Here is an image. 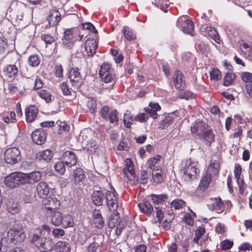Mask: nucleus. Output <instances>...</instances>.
Here are the masks:
<instances>
[{
  "instance_id": "nucleus-1",
  "label": "nucleus",
  "mask_w": 252,
  "mask_h": 252,
  "mask_svg": "<svg viewBox=\"0 0 252 252\" xmlns=\"http://www.w3.org/2000/svg\"><path fill=\"white\" fill-rule=\"evenodd\" d=\"M31 177V173L14 172L5 177L4 183L10 188H16L20 185L30 183Z\"/></svg>"
},
{
  "instance_id": "nucleus-2",
  "label": "nucleus",
  "mask_w": 252,
  "mask_h": 252,
  "mask_svg": "<svg viewBox=\"0 0 252 252\" xmlns=\"http://www.w3.org/2000/svg\"><path fill=\"white\" fill-rule=\"evenodd\" d=\"M100 78L104 83L109 84V88L112 89L117 81V77L111 64L103 63L99 71Z\"/></svg>"
},
{
  "instance_id": "nucleus-3",
  "label": "nucleus",
  "mask_w": 252,
  "mask_h": 252,
  "mask_svg": "<svg viewBox=\"0 0 252 252\" xmlns=\"http://www.w3.org/2000/svg\"><path fill=\"white\" fill-rule=\"evenodd\" d=\"M180 170L183 174V178L186 181H191L197 179L199 173V170L190 159L182 161Z\"/></svg>"
},
{
  "instance_id": "nucleus-4",
  "label": "nucleus",
  "mask_w": 252,
  "mask_h": 252,
  "mask_svg": "<svg viewBox=\"0 0 252 252\" xmlns=\"http://www.w3.org/2000/svg\"><path fill=\"white\" fill-rule=\"evenodd\" d=\"M2 241L7 243L15 244L17 242L23 241L26 235L22 229L11 228L7 232L2 233Z\"/></svg>"
},
{
  "instance_id": "nucleus-5",
  "label": "nucleus",
  "mask_w": 252,
  "mask_h": 252,
  "mask_svg": "<svg viewBox=\"0 0 252 252\" xmlns=\"http://www.w3.org/2000/svg\"><path fill=\"white\" fill-rule=\"evenodd\" d=\"M51 231L50 227L47 225H43L35 230L32 236V243L38 249H42L45 238Z\"/></svg>"
},
{
  "instance_id": "nucleus-6",
  "label": "nucleus",
  "mask_w": 252,
  "mask_h": 252,
  "mask_svg": "<svg viewBox=\"0 0 252 252\" xmlns=\"http://www.w3.org/2000/svg\"><path fill=\"white\" fill-rule=\"evenodd\" d=\"M100 115L103 120L109 122L114 126L118 125L119 112L116 109L110 110L107 105L104 106L100 109Z\"/></svg>"
},
{
  "instance_id": "nucleus-7",
  "label": "nucleus",
  "mask_w": 252,
  "mask_h": 252,
  "mask_svg": "<svg viewBox=\"0 0 252 252\" xmlns=\"http://www.w3.org/2000/svg\"><path fill=\"white\" fill-rule=\"evenodd\" d=\"M78 30L76 28L65 30L62 38L63 44L65 47L71 48L75 41L78 40Z\"/></svg>"
},
{
  "instance_id": "nucleus-8",
  "label": "nucleus",
  "mask_w": 252,
  "mask_h": 252,
  "mask_svg": "<svg viewBox=\"0 0 252 252\" xmlns=\"http://www.w3.org/2000/svg\"><path fill=\"white\" fill-rule=\"evenodd\" d=\"M126 167L123 169V173L129 181L133 182L135 185L138 183V178L135 174L134 164L131 158L126 159Z\"/></svg>"
},
{
  "instance_id": "nucleus-9",
  "label": "nucleus",
  "mask_w": 252,
  "mask_h": 252,
  "mask_svg": "<svg viewBox=\"0 0 252 252\" xmlns=\"http://www.w3.org/2000/svg\"><path fill=\"white\" fill-rule=\"evenodd\" d=\"M4 159L7 163L11 164L18 163L21 159L20 151L15 147L8 148L5 152Z\"/></svg>"
},
{
  "instance_id": "nucleus-10",
  "label": "nucleus",
  "mask_w": 252,
  "mask_h": 252,
  "mask_svg": "<svg viewBox=\"0 0 252 252\" xmlns=\"http://www.w3.org/2000/svg\"><path fill=\"white\" fill-rule=\"evenodd\" d=\"M68 78L72 84V86L75 88H79L83 83L82 76L81 75L78 68H72L68 73Z\"/></svg>"
},
{
  "instance_id": "nucleus-11",
  "label": "nucleus",
  "mask_w": 252,
  "mask_h": 252,
  "mask_svg": "<svg viewBox=\"0 0 252 252\" xmlns=\"http://www.w3.org/2000/svg\"><path fill=\"white\" fill-rule=\"evenodd\" d=\"M45 206L46 215L56 211L60 206V201L56 197H49L42 201Z\"/></svg>"
},
{
  "instance_id": "nucleus-12",
  "label": "nucleus",
  "mask_w": 252,
  "mask_h": 252,
  "mask_svg": "<svg viewBox=\"0 0 252 252\" xmlns=\"http://www.w3.org/2000/svg\"><path fill=\"white\" fill-rule=\"evenodd\" d=\"M212 181V175L211 172L206 171L201 178L199 184L195 191L196 195L203 196L204 191L208 188Z\"/></svg>"
},
{
  "instance_id": "nucleus-13",
  "label": "nucleus",
  "mask_w": 252,
  "mask_h": 252,
  "mask_svg": "<svg viewBox=\"0 0 252 252\" xmlns=\"http://www.w3.org/2000/svg\"><path fill=\"white\" fill-rule=\"evenodd\" d=\"M177 25L184 33L193 35L194 26L193 22L191 20L179 18L177 20Z\"/></svg>"
},
{
  "instance_id": "nucleus-14",
  "label": "nucleus",
  "mask_w": 252,
  "mask_h": 252,
  "mask_svg": "<svg viewBox=\"0 0 252 252\" xmlns=\"http://www.w3.org/2000/svg\"><path fill=\"white\" fill-rule=\"evenodd\" d=\"M173 83L178 91H183L186 87L185 76L180 70H176L173 75Z\"/></svg>"
},
{
  "instance_id": "nucleus-15",
  "label": "nucleus",
  "mask_w": 252,
  "mask_h": 252,
  "mask_svg": "<svg viewBox=\"0 0 252 252\" xmlns=\"http://www.w3.org/2000/svg\"><path fill=\"white\" fill-rule=\"evenodd\" d=\"M115 191H108L105 196L107 206L111 211H115L118 207V201Z\"/></svg>"
},
{
  "instance_id": "nucleus-16",
  "label": "nucleus",
  "mask_w": 252,
  "mask_h": 252,
  "mask_svg": "<svg viewBox=\"0 0 252 252\" xmlns=\"http://www.w3.org/2000/svg\"><path fill=\"white\" fill-rule=\"evenodd\" d=\"M211 200L214 201L212 203L213 209L216 210L217 212L219 214L223 212L227 209L226 205H227V206L229 205L232 206L230 201L227 200L225 201L224 203L220 197L211 198Z\"/></svg>"
},
{
  "instance_id": "nucleus-17",
  "label": "nucleus",
  "mask_w": 252,
  "mask_h": 252,
  "mask_svg": "<svg viewBox=\"0 0 252 252\" xmlns=\"http://www.w3.org/2000/svg\"><path fill=\"white\" fill-rule=\"evenodd\" d=\"M72 177V182L75 185H80V183L84 182L86 179L85 171L80 167H77L74 169L71 174Z\"/></svg>"
},
{
  "instance_id": "nucleus-18",
  "label": "nucleus",
  "mask_w": 252,
  "mask_h": 252,
  "mask_svg": "<svg viewBox=\"0 0 252 252\" xmlns=\"http://www.w3.org/2000/svg\"><path fill=\"white\" fill-rule=\"evenodd\" d=\"M77 159V157L72 151H66L63 154V160L67 167H71L75 165Z\"/></svg>"
},
{
  "instance_id": "nucleus-19",
  "label": "nucleus",
  "mask_w": 252,
  "mask_h": 252,
  "mask_svg": "<svg viewBox=\"0 0 252 252\" xmlns=\"http://www.w3.org/2000/svg\"><path fill=\"white\" fill-rule=\"evenodd\" d=\"M47 135V133L43 129H36L32 131V142L37 145H42L46 141Z\"/></svg>"
},
{
  "instance_id": "nucleus-20",
  "label": "nucleus",
  "mask_w": 252,
  "mask_h": 252,
  "mask_svg": "<svg viewBox=\"0 0 252 252\" xmlns=\"http://www.w3.org/2000/svg\"><path fill=\"white\" fill-rule=\"evenodd\" d=\"M93 222L95 227L102 229L105 223L104 219L100 210L94 209L92 212Z\"/></svg>"
},
{
  "instance_id": "nucleus-21",
  "label": "nucleus",
  "mask_w": 252,
  "mask_h": 252,
  "mask_svg": "<svg viewBox=\"0 0 252 252\" xmlns=\"http://www.w3.org/2000/svg\"><path fill=\"white\" fill-rule=\"evenodd\" d=\"M98 239V235H95L94 237L90 236L86 239L85 243L88 245L87 252H96L100 243Z\"/></svg>"
},
{
  "instance_id": "nucleus-22",
  "label": "nucleus",
  "mask_w": 252,
  "mask_h": 252,
  "mask_svg": "<svg viewBox=\"0 0 252 252\" xmlns=\"http://www.w3.org/2000/svg\"><path fill=\"white\" fill-rule=\"evenodd\" d=\"M97 44L94 38L87 39L85 43V51L88 57L93 56L96 52Z\"/></svg>"
},
{
  "instance_id": "nucleus-23",
  "label": "nucleus",
  "mask_w": 252,
  "mask_h": 252,
  "mask_svg": "<svg viewBox=\"0 0 252 252\" xmlns=\"http://www.w3.org/2000/svg\"><path fill=\"white\" fill-rule=\"evenodd\" d=\"M35 197L45 198L49 192V188L45 182H40L36 187Z\"/></svg>"
},
{
  "instance_id": "nucleus-24",
  "label": "nucleus",
  "mask_w": 252,
  "mask_h": 252,
  "mask_svg": "<svg viewBox=\"0 0 252 252\" xmlns=\"http://www.w3.org/2000/svg\"><path fill=\"white\" fill-rule=\"evenodd\" d=\"M61 20V14L58 10L52 9L47 18L49 24L51 27L57 26Z\"/></svg>"
},
{
  "instance_id": "nucleus-25",
  "label": "nucleus",
  "mask_w": 252,
  "mask_h": 252,
  "mask_svg": "<svg viewBox=\"0 0 252 252\" xmlns=\"http://www.w3.org/2000/svg\"><path fill=\"white\" fill-rule=\"evenodd\" d=\"M5 205L7 211L11 215L18 214L20 211V206L18 201L14 199H8Z\"/></svg>"
},
{
  "instance_id": "nucleus-26",
  "label": "nucleus",
  "mask_w": 252,
  "mask_h": 252,
  "mask_svg": "<svg viewBox=\"0 0 252 252\" xmlns=\"http://www.w3.org/2000/svg\"><path fill=\"white\" fill-rule=\"evenodd\" d=\"M161 106L158 103H153L152 102L149 103L148 107H145L144 110L149 114L151 118L156 119L158 118L157 112L161 110Z\"/></svg>"
},
{
  "instance_id": "nucleus-27",
  "label": "nucleus",
  "mask_w": 252,
  "mask_h": 252,
  "mask_svg": "<svg viewBox=\"0 0 252 252\" xmlns=\"http://www.w3.org/2000/svg\"><path fill=\"white\" fill-rule=\"evenodd\" d=\"M200 138L204 140L206 146L210 147L212 143L215 141V134L210 127L204 130Z\"/></svg>"
},
{
  "instance_id": "nucleus-28",
  "label": "nucleus",
  "mask_w": 252,
  "mask_h": 252,
  "mask_svg": "<svg viewBox=\"0 0 252 252\" xmlns=\"http://www.w3.org/2000/svg\"><path fill=\"white\" fill-rule=\"evenodd\" d=\"M138 205L141 211L148 216H150L153 212V207L150 203L149 199L147 198L144 199L143 203H139Z\"/></svg>"
},
{
  "instance_id": "nucleus-29",
  "label": "nucleus",
  "mask_w": 252,
  "mask_h": 252,
  "mask_svg": "<svg viewBox=\"0 0 252 252\" xmlns=\"http://www.w3.org/2000/svg\"><path fill=\"white\" fill-rule=\"evenodd\" d=\"M47 217H50V222L56 226L61 225L63 215L58 211H54L52 213L46 215Z\"/></svg>"
},
{
  "instance_id": "nucleus-30",
  "label": "nucleus",
  "mask_w": 252,
  "mask_h": 252,
  "mask_svg": "<svg viewBox=\"0 0 252 252\" xmlns=\"http://www.w3.org/2000/svg\"><path fill=\"white\" fill-rule=\"evenodd\" d=\"M53 156V154L51 150H46L37 153L35 157V160L36 161L43 160L48 162L51 160Z\"/></svg>"
},
{
  "instance_id": "nucleus-31",
  "label": "nucleus",
  "mask_w": 252,
  "mask_h": 252,
  "mask_svg": "<svg viewBox=\"0 0 252 252\" xmlns=\"http://www.w3.org/2000/svg\"><path fill=\"white\" fill-rule=\"evenodd\" d=\"M92 198L93 203L95 205L100 206L102 205L105 196L102 191L96 190L93 192Z\"/></svg>"
},
{
  "instance_id": "nucleus-32",
  "label": "nucleus",
  "mask_w": 252,
  "mask_h": 252,
  "mask_svg": "<svg viewBox=\"0 0 252 252\" xmlns=\"http://www.w3.org/2000/svg\"><path fill=\"white\" fill-rule=\"evenodd\" d=\"M55 250L57 252H70L71 246L67 242L59 241L56 243Z\"/></svg>"
},
{
  "instance_id": "nucleus-33",
  "label": "nucleus",
  "mask_w": 252,
  "mask_h": 252,
  "mask_svg": "<svg viewBox=\"0 0 252 252\" xmlns=\"http://www.w3.org/2000/svg\"><path fill=\"white\" fill-rule=\"evenodd\" d=\"M174 119V115L173 113H168L167 115H165L163 120L160 121L159 127L162 129H165L172 124Z\"/></svg>"
},
{
  "instance_id": "nucleus-34",
  "label": "nucleus",
  "mask_w": 252,
  "mask_h": 252,
  "mask_svg": "<svg viewBox=\"0 0 252 252\" xmlns=\"http://www.w3.org/2000/svg\"><path fill=\"white\" fill-rule=\"evenodd\" d=\"M152 175L154 182L157 184L161 183L164 180L162 170L159 166H156L153 168Z\"/></svg>"
},
{
  "instance_id": "nucleus-35",
  "label": "nucleus",
  "mask_w": 252,
  "mask_h": 252,
  "mask_svg": "<svg viewBox=\"0 0 252 252\" xmlns=\"http://www.w3.org/2000/svg\"><path fill=\"white\" fill-rule=\"evenodd\" d=\"M3 73L5 76L12 78L17 74L18 68L15 65L9 64L3 68Z\"/></svg>"
},
{
  "instance_id": "nucleus-36",
  "label": "nucleus",
  "mask_w": 252,
  "mask_h": 252,
  "mask_svg": "<svg viewBox=\"0 0 252 252\" xmlns=\"http://www.w3.org/2000/svg\"><path fill=\"white\" fill-rule=\"evenodd\" d=\"M150 196L153 203L155 205L162 204L168 199V195L166 194L158 195L152 194L150 195Z\"/></svg>"
},
{
  "instance_id": "nucleus-37",
  "label": "nucleus",
  "mask_w": 252,
  "mask_h": 252,
  "mask_svg": "<svg viewBox=\"0 0 252 252\" xmlns=\"http://www.w3.org/2000/svg\"><path fill=\"white\" fill-rule=\"evenodd\" d=\"M190 130L192 133H194L200 137L205 130L204 124L202 122L195 123L191 127Z\"/></svg>"
},
{
  "instance_id": "nucleus-38",
  "label": "nucleus",
  "mask_w": 252,
  "mask_h": 252,
  "mask_svg": "<svg viewBox=\"0 0 252 252\" xmlns=\"http://www.w3.org/2000/svg\"><path fill=\"white\" fill-rule=\"evenodd\" d=\"M122 32L125 38L128 41L134 40L136 38L134 31L128 27L125 26Z\"/></svg>"
},
{
  "instance_id": "nucleus-39",
  "label": "nucleus",
  "mask_w": 252,
  "mask_h": 252,
  "mask_svg": "<svg viewBox=\"0 0 252 252\" xmlns=\"http://www.w3.org/2000/svg\"><path fill=\"white\" fill-rule=\"evenodd\" d=\"M61 225L64 228L72 227L74 224V221L70 215H63V219Z\"/></svg>"
},
{
  "instance_id": "nucleus-40",
  "label": "nucleus",
  "mask_w": 252,
  "mask_h": 252,
  "mask_svg": "<svg viewBox=\"0 0 252 252\" xmlns=\"http://www.w3.org/2000/svg\"><path fill=\"white\" fill-rule=\"evenodd\" d=\"M33 94L34 95L37 94L40 97L45 100L46 102H49L52 100V95L49 92L45 90L35 91Z\"/></svg>"
},
{
  "instance_id": "nucleus-41",
  "label": "nucleus",
  "mask_w": 252,
  "mask_h": 252,
  "mask_svg": "<svg viewBox=\"0 0 252 252\" xmlns=\"http://www.w3.org/2000/svg\"><path fill=\"white\" fill-rule=\"evenodd\" d=\"M205 32H207L209 36L213 39L217 43H220V39L218 32L212 27H207Z\"/></svg>"
},
{
  "instance_id": "nucleus-42",
  "label": "nucleus",
  "mask_w": 252,
  "mask_h": 252,
  "mask_svg": "<svg viewBox=\"0 0 252 252\" xmlns=\"http://www.w3.org/2000/svg\"><path fill=\"white\" fill-rule=\"evenodd\" d=\"M205 232L206 229L204 225L197 227L195 231V237L193 238V241L195 243L198 244L199 240L205 234Z\"/></svg>"
},
{
  "instance_id": "nucleus-43",
  "label": "nucleus",
  "mask_w": 252,
  "mask_h": 252,
  "mask_svg": "<svg viewBox=\"0 0 252 252\" xmlns=\"http://www.w3.org/2000/svg\"><path fill=\"white\" fill-rule=\"evenodd\" d=\"M134 118L130 113H125L124 116L123 123L124 126L127 128H131V125H133Z\"/></svg>"
},
{
  "instance_id": "nucleus-44",
  "label": "nucleus",
  "mask_w": 252,
  "mask_h": 252,
  "mask_svg": "<svg viewBox=\"0 0 252 252\" xmlns=\"http://www.w3.org/2000/svg\"><path fill=\"white\" fill-rule=\"evenodd\" d=\"M186 205V202L181 199H175L173 200L171 203V207L174 208V210H180Z\"/></svg>"
},
{
  "instance_id": "nucleus-45",
  "label": "nucleus",
  "mask_w": 252,
  "mask_h": 252,
  "mask_svg": "<svg viewBox=\"0 0 252 252\" xmlns=\"http://www.w3.org/2000/svg\"><path fill=\"white\" fill-rule=\"evenodd\" d=\"M220 170V161L219 160L215 159L212 160L208 167V170L209 172H212L215 174H218Z\"/></svg>"
},
{
  "instance_id": "nucleus-46",
  "label": "nucleus",
  "mask_w": 252,
  "mask_h": 252,
  "mask_svg": "<svg viewBox=\"0 0 252 252\" xmlns=\"http://www.w3.org/2000/svg\"><path fill=\"white\" fill-rule=\"evenodd\" d=\"M169 4V0H158L155 3L156 6L164 12H167L168 11Z\"/></svg>"
},
{
  "instance_id": "nucleus-47",
  "label": "nucleus",
  "mask_w": 252,
  "mask_h": 252,
  "mask_svg": "<svg viewBox=\"0 0 252 252\" xmlns=\"http://www.w3.org/2000/svg\"><path fill=\"white\" fill-rule=\"evenodd\" d=\"M235 77L236 75L234 73L227 72L223 78V85L225 86L231 85L235 79Z\"/></svg>"
},
{
  "instance_id": "nucleus-48",
  "label": "nucleus",
  "mask_w": 252,
  "mask_h": 252,
  "mask_svg": "<svg viewBox=\"0 0 252 252\" xmlns=\"http://www.w3.org/2000/svg\"><path fill=\"white\" fill-rule=\"evenodd\" d=\"M86 106L91 113L94 114L96 113L97 103L96 100L93 98H91L88 100Z\"/></svg>"
},
{
  "instance_id": "nucleus-49",
  "label": "nucleus",
  "mask_w": 252,
  "mask_h": 252,
  "mask_svg": "<svg viewBox=\"0 0 252 252\" xmlns=\"http://www.w3.org/2000/svg\"><path fill=\"white\" fill-rule=\"evenodd\" d=\"M210 79L212 80L218 81L221 78V73L219 69L214 68L210 72Z\"/></svg>"
},
{
  "instance_id": "nucleus-50",
  "label": "nucleus",
  "mask_w": 252,
  "mask_h": 252,
  "mask_svg": "<svg viewBox=\"0 0 252 252\" xmlns=\"http://www.w3.org/2000/svg\"><path fill=\"white\" fill-rule=\"evenodd\" d=\"M234 243L232 241L226 239L220 242V247L222 251L230 249L233 246Z\"/></svg>"
},
{
  "instance_id": "nucleus-51",
  "label": "nucleus",
  "mask_w": 252,
  "mask_h": 252,
  "mask_svg": "<svg viewBox=\"0 0 252 252\" xmlns=\"http://www.w3.org/2000/svg\"><path fill=\"white\" fill-rule=\"evenodd\" d=\"M65 163L63 161H58L56 162L54 165L55 170L59 173L63 175L65 171Z\"/></svg>"
},
{
  "instance_id": "nucleus-52",
  "label": "nucleus",
  "mask_w": 252,
  "mask_h": 252,
  "mask_svg": "<svg viewBox=\"0 0 252 252\" xmlns=\"http://www.w3.org/2000/svg\"><path fill=\"white\" fill-rule=\"evenodd\" d=\"M241 78L246 84H252V73L249 72H242Z\"/></svg>"
},
{
  "instance_id": "nucleus-53",
  "label": "nucleus",
  "mask_w": 252,
  "mask_h": 252,
  "mask_svg": "<svg viewBox=\"0 0 252 252\" xmlns=\"http://www.w3.org/2000/svg\"><path fill=\"white\" fill-rule=\"evenodd\" d=\"M194 218L192 217L191 214L189 213H186L184 215L183 220L186 224L192 226L194 225Z\"/></svg>"
},
{
  "instance_id": "nucleus-54",
  "label": "nucleus",
  "mask_w": 252,
  "mask_h": 252,
  "mask_svg": "<svg viewBox=\"0 0 252 252\" xmlns=\"http://www.w3.org/2000/svg\"><path fill=\"white\" fill-rule=\"evenodd\" d=\"M196 97V94L192 92L187 90L180 94V98L185 99L186 100L195 99Z\"/></svg>"
},
{
  "instance_id": "nucleus-55",
  "label": "nucleus",
  "mask_w": 252,
  "mask_h": 252,
  "mask_svg": "<svg viewBox=\"0 0 252 252\" xmlns=\"http://www.w3.org/2000/svg\"><path fill=\"white\" fill-rule=\"evenodd\" d=\"M53 72L54 75L58 78H62L63 76V68L61 64H57L55 66Z\"/></svg>"
},
{
  "instance_id": "nucleus-56",
  "label": "nucleus",
  "mask_w": 252,
  "mask_h": 252,
  "mask_svg": "<svg viewBox=\"0 0 252 252\" xmlns=\"http://www.w3.org/2000/svg\"><path fill=\"white\" fill-rule=\"evenodd\" d=\"M160 159H161V156H159V155H158V156H156V157H152L151 158H150L149 160H148V164H149V165H148V167L150 168V169H153L154 168V167H156V164L160 161Z\"/></svg>"
},
{
  "instance_id": "nucleus-57",
  "label": "nucleus",
  "mask_w": 252,
  "mask_h": 252,
  "mask_svg": "<svg viewBox=\"0 0 252 252\" xmlns=\"http://www.w3.org/2000/svg\"><path fill=\"white\" fill-rule=\"evenodd\" d=\"M61 88L64 95H70L71 94V88H69L67 82H63L60 85Z\"/></svg>"
},
{
  "instance_id": "nucleus-58",
  "label": "nucleus",
  "mask_w": 252,
  "mask_h": 252,
  "mask_svg": "<svg viewBox=\"0 0 252 252\" xmlns=\"http://www.w3.org/2000/svg\"><path fill=\"white\" fill-rule=\"evenodd\" d=\"M156 209V216L158 219V222L159 223H161L163 220L164 218V214L162 208L159 207H155Z\"/></svg>"
},
{
  "instance_id": "nucleus-59",
  "label": "nucleus",
  "mask_w": 252,
  "mask_h": 252,
  "mask_svg": "<svg viewBox=\"0 0 252 252\" xmlns=\"http://www.w3.org/2000/svg\"><path fill=\"white\" fill-rule=\"evenodd\" d=\"M149 116L145 113H139L134 118L135 121L140 123H146L149 120Z\"/></svg>"
},
{
  "instance_id": "nucleus-60",
  "label": "nucleus",
  "mask_w": 252,
  "mask_h": 252,
  "mask_svg": "<svg viewBox=\"0 0 252 252\" xmlns=\"http://www.w3.org/2000/svg\"><path fill=\"white\" fill-rule=\"evenodd\" d=\"M54 243L51 239H46L45 238L43 246L42 247V251H47L49 252L52 251L54 248Z\"/></svg>"
},
{
  "instance_id": "nucleus-61",
  "label": "nucleus",
  "mask_w": 252,
  "mask_h": 252,
  "mask_svg": "<svg viewBox=\"0 0 252 252\" xmlns=\"http://www.w3.org/2000/svg\"><path fill=\"white\" fill-rule=\"evenodd\" d=\"M42 40L44 41L46 44H51L55 42V38L50 34H43L41 36Z\"/></svg>"
},
{
  "instance_id": "nucleus-62",
  "label": "nucleus",
  "mask_w": 252,
  "mask_h": 252,
  "mask_svg": "<svg viewBox=\"0 0 252 252\" xmlns=\"http://www.w3.org/2000/svg\"><path fill=\"white\" fill-rule=\"evenodd\" d=\"M234 177L237 181L240 180V177L242 173V167L240 164L236 163L234 167Z\"/></svg>"
},
{
  "instance_id": "nucleus-63",
  "label": "nucleus",
  "mask_w": 252,
  "mask_h": 252,
  "mask_svg": "<svg viewBox=\"0 0 252 252\" xmlns=\"http://www.w3.org/2000/svg\"><path fill=\"white\" fill-rule=\"evenodd\" d=\"M82 28L83 30L89 31L90 32L94 33H97V31L96 30L94 26L91 23H86L82 24Z\"/></svg>"
},
{
  "instance_id": "nucleus-64",
  "label": "nucleus",
  "mask_w": 252,
  "mask_h": 252,
  "mask_svg": "<svg viewBox=\"0 0 252 252\" xmlns=\"http://www.w3.org/2000/svg\"><path fill=\"white\" fill-rule=\"evenodd\" d=\"M238 249L240 251H243L244 252H252V246L248 242H245L239 247Z\"/></svg>"
}]
</instances>
